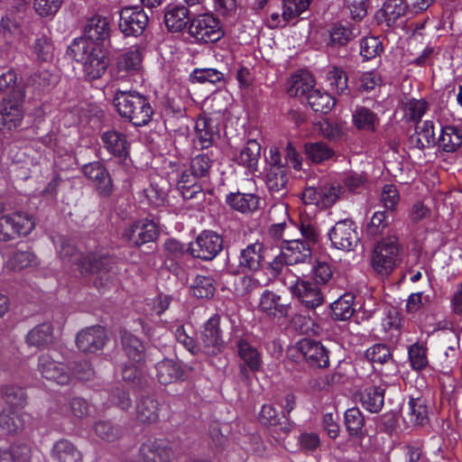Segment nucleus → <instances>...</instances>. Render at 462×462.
<instances>
[{"mask_svg":"<svg viewBox=\"0 0 462 462\" xmlns=\"http://www.w3.org/2000/svg\"><path fill=\"white\" fill-rule=\"evenodd\" d=\"M16 74L7 70L0 75V131H11L23 119V93L15 86Z\"/></svg>","mask_w":462,"mask_h":462,"instance_id":"nucleus-1","label":"nucleus"},{"mask_svg":"<svg viewBox=\"0 0 462 462\" xmlns=\"http://www.w3.org/2000/svg\"><path fill=\"white\" fill-rule=\"evenodd\" d=\"M68 54L82 64L86 77L91 80L100 78L108 66L105 50L89 40L75 39L68 48Z\"/></svg>","mask_w":462,"mask_h":462,"instance_id":"nucleus-2","label":"nucleus"},{"mask_svg":"<svg viewBox=\"0 0 462 462\" xmlns=\"http://www.w3.org/2000/svg\"><path fill=\"white\" fill-rule=\"evenodd\" d=\"M113 103L118 114L135 126L146 125L154 114L148 98L135 90H116Z\"/></svg>","mask_w":462,"mask_h":462,"instance_id":"nucleus-3","label":"nucleus"},{"mask_svg":"<svg viewBox=\"0 0 462 462\" xmlns=\"http://www.w3.org/2000/svg\"><path fill=\"white\" fill-rule=\"evenodd\" d=\"M3 395L10 406L0 411V429L7 434H14L24 427L28 415L18 408L23 400V391L16 386H8L3 390Z\"/></svg>","mask_w":462,"mask_h":462,"instance_id":"nucleus-4","label":"nucleus"},{"mask_svg":"<svg viewBox=\"0 0 462 462\" xmlns=\"http://www.w3.org/2000/svg\"><path fill=\"white\" fill-rule=\"evenodd\" d=\"M56 249L61 259L69 263H76L78 269L82 274L106 272V265L110 259L101 257L97 254H90L82 257L75 249L74 245L63 237H59L54 241Z\"/></svg>","mask_w":462,"mask_h":462,"instance_id":"nucleus-5","label":"nucleus"},{"mask_svg":"<svg viewBox=\"0 0 462 462\" xmlns=\"http://www.w3.org/2000/svg\"><path fill=\"white\" fill-rule=\"evenodd\" d=\"M400 245L395 237H388L379 242L373 250L372 267L381 276L389 275L397 266Z\"/></svg>","mask_w":462,"mask_h":462,"instance_id":"nucleus-6","label":"nucleus"},{"mask_svg":"<svg viewBox=\"0 0 462 462\" xmlns=\"http://www.w3.org/2000/svg\"><path fill=\"white\" fill-rule=\"evenodd\" d=\"M35 226L32 216L24 212H14L0 217V240L9 241L19 236L29 235Z\"/></svg>","mask_w":462,"mask_h":462,"instance_id":"nucleus-7","label":"nucleus"},{"mask_svg":"<svg viewBox=\"0 0 462 462\" xmlns=\"http://www.w3.org/2000/svg\"><path fill=\"white\" fill-rule=\"evenodd\" d=\"M328 237L334 248L345 252L354 251L360 241L356 225L348 218L337 221L329 229Z\"/></svg>","mask_w":462,"mask_h":462,"instance_id":"nucleus-8","label":"nucleus"},{"mask_svg":"<svg viewBox=\"0 0 462 462\" xmlns=\"http://www.w3.org/2000/svg\"><path fill=\"white\" fill-rule=\"evenodd\" d=\"M285 275V284L305 307L315 309L322 304L323 295L315 283L300 280L292 273H286Z\"/></svg>","mask_w":462,"mask_h":462,"instance_id":"nucleus-9","label":"nucleus"},{"mask_svg":"<svg viewBox=\"0 0 462 462\" xmlns=\"http://www.w3.org/2000/svg\"><path fill=\"white\" fill-rule=\"evenodd\" d=\"M198 345L199 351L207 355H217L221 352L224 340L218 314H214L204 323L199 332Z\"/></svg>","mask_w":462,"mask_h":462,"instance_id":"nucleus-10","label":"nucleus"},{"mask_svg":"<svg viewBox=\"0 0 462 462\" xmlns=\"http://www.w3.org/2000/svg\"><path fill=\"white\" fill-rule=\"evenodd\" d=\"M339 184L324 182L319 187H307L301 194L302 202L306 205H313L319 208L332 206L341 195Z\"/></svg>","mask_w":462,"mask_h":462,"instance_id":"nucleus-11","label":"nucleus"},{"mask_svg":"<svg viewBox=\"0 0 462 462\" xmlns=\"http://www.w3.org/2000/svg\"><path fill=\"white\" fill-rule=\"evenodd\" d=\"M144 51L141 45H132L122 51L116 60L115 78L124 79L141 72Z\"/></svg>","mask_w":462,"mask_h":462,"instance_id":"nucleus-12","label":"nucleus"},{"mask_svg":"<svg viewBox=\"0 0 462 462\" xmlns=\"http://www.w3.org/2000/svg\"><path fill=\"white\" fill-rule=\"evenodd\" d=\"M189 32L197 41L204 42H216L223 35L219 21L209 14H199L193 18Z\"/></svg>","mask_w":462,"mask_h":462,"instance_id":"nucleus-13","label":"nucleus"},{"mask_svg":"<svg viewBox=\"0 0 462 462\" xmlns=\"http://www.w3.org/2000/svg\"><path fill=\"white\" fill-rule=\"evenodd\" d=\"M223 247V240L220 236L213 231H203L196 241L189 244V250L194 257L203 260H212Z\"/></svg>","mask_w":462,"mask_h":462,"instance_id":"nucleus-14","label":"nucleus"},{"mask_svg":"<svg viewBox=\"0 0 462 462\" xmlns=\"http://www.w3.org/2000/svg\"><path fill=\"white\" fill-rule=\"evenodd\" d=\"M147 23V14L138 6L124 7L120 12L119 28L126 36L142 34Z\"/></svg>","mask_w":462,"mask_h":462,"instance_id":"nucleus-15","label":"nucleus"},{"mask_svg":"<svg viewBox=\"0 0 462 462\" xmlns=\"http://www.w3.org/2000/svg\"><path fill=\"white\" fill-rule=\"evenodd\" d=\"M38 370L47 380L58 384H67L72 378L71 373L60 362L55 361L50 354H42L39 357Z\"/></svg>","mask_w":462,"mask_h":462,"instance_id":"nucleus-16","label":"nucleus"},{"mask_svg":"<svg viewBox=\"0 0 462 462\" xmlns=\"http://www.w3.org/2000/svg\"><path fill=\"white\" fill-rule=\"evenodd\" d=\"M298 349L310 366L317 368L328 366V351L321 343L303 338L298 342Z\"/></svg>","mask_w":462,"mask_h":462,"instance_id":"nucleus-17","label":"nucleus"},{"mask_svg":"<svg viewBox=\"0 0 462 462\" xmlns=\"http://www.w3.org/2000/svg\"><path fill=\"white\" fill-rule=\"evenodd\" d=\"M258 309L266 316L273 319L285 318L290 310V303L273 291L265 290L261 294Z\"/></svg>","mask_w":462,"mask_h":462,"instance_id":"nucleus-18","label":"nucleus"},{"mask_svg":"<svg viewBox=\"0 0 462 462\" xmlns=\"http://www.w3.org/2000/svg\"><path fill=\"white\" fill-rule=\"evenodd\" d=\"M123 236L135 245H141L154 240L157 236V226L150 219H143L125 228Z\"/></svg>","mask_w":462,"mask_h":462,"instance_id":"nucleus-19","label":"nucleus"},{"mask_svg":"<svg viewBox=\"0 0 462 462\" xmlns=\"http://www.w3.org/2000/svg\"><path fill=\"white\" fill-rule=\"evenodd\" d=\"M106 338V330L101 326H94L80 331L77 336V346L86 353L101 350Z\"/></svg>","mask_w":462,"mask_h":462,"instance_id":"nucleus-20","label":"nucleus"},{"mask_svg":"<svg viewBox=\"0 0 462 462\" xmlns=\"http://www.w3.org/2000/svg\"><path fill=\"white\" fill-rule=\"evenodd\" d=\"M140 455L144 462H170L173 453L165 440H149L140 448Z\"/></svg>","mask_w":462,"mask_h":462,"instance_id":"nucleus-21","label":"nucleus"},{"mask_svg":"<svg viewBox=\"0 0 462 462\" xmlns=\"http://www.w3.org/2000/svg\"><path fill=\"white\" fill-rule=\"evenodd\" d=\"M101 140L106 150L115 157L125 159L129 153V143L126 135L116 130L103 133Z\"/></svg>","mask_w":462,"mask_h":462,"instance_id":"nucleus-22","label":"nucleus"},{"mask_svg":"<svg viewBox=\"0 0 462 462\" xmlns=\"http://www.w3.org/2000/svg\"><path fill=\"white\" fill-rule=\"evenodd\" d=\"M282 251L287 265L305 263L311 257L310 244L300 239L287 241Z\"/></svg>","mask_w":462,"mask_h":462,"instance_id":"nucleus-23","label":"nucleus"},{"mask_svg":"<svg viewBox=\"0 0 462 462\" xmlns=\"http://www.w3.org/2000/svg\"><path fill=\"white\" fill-rule=\"evenodd\" d=\"M263 260V245L261 243H253L243 249L239 255L238 267L242 273L257 271Z\"/></svg>","mask_w":462,"mask_h":462,"instance_id":"nucleus-24","label":"nucleus"},{"mask_svg":"<svg viewBox=\"0 0 462 462\" xmlns=\"http://www.w3.org/2000/svg\"><path fill=\"white\" fill-rule=\"evenodd\" d=\"M83 173L92 180L101 194L108 195L111 191V180L106 170L99 162L84 165Z\"/></svg>","mask_w":462,"mask_h":462,"instance_id":"nucleus-25","label":"nucleus"},{"mask_svg":"<svg viewBox=\"0 0 462 462\" xmlns=\"http://www.w3.org/2000/svg\"><path fill=\"white\" fill-rule=\"evenodd\" d=\"M195 130L197 137L203 148L209 147L218 136L217 121L206 116L198 118Z\"/></svg>","mask_w":462,"mask_h":462,"instance_id":"nucleus-26","label":"nucleus"},{"mask_svg":"<svg viewBox=\"0 0 462 462\" xmlns=\"http://www.w3.org/2000/svg\"><path fill=\"white\" fill-rule=\"evenodd\" d=\"M226 204L234 210L250 213L259 207V198L252 193L231 192L226 195Z\"/></svg>","mask_w":462,"mask_h":462,"instance_id":"nucleus-27","label":"nucleus"},{"mask_svg":"<svg viewBox=\"0 0 462 462\" xmlns=\"http://www.w3.org/2000/svg\"><path fill=\"white\" fill-rule=\"evenodd\" d=\"M437 142L435 137L434 125L432 121L426 120L422 124L418 125L415 133L411 136V144L422 150L434 145Z\"/></svg>","mask_w":462,"mask_h":462,"instance_id":"nucleus-28","label":"nucleus"},{"mask_svg":"<svg viewBox=\"0 0 462 462\" xmlns=\"http://www.w3.org/2000/svg\"><path fill=\"white\" fill-rule=\"evenodd\" d=\"M360 402L362 406L370 412L376 413L380 411L384 402V388L382 386L366 387L360 393Z\"/></svg>","mask_w":462,"mask_h":462,"instance_id":"nucleus-29","label":"nucleus"},{"mask_svg":"<svg viewBox=\"0 0 462 462\" xmlns=\"http://www.w3.org/2000/svg\"><path fill=\"white\" fill-rule=\"evenodd\" d=\"M85 40L98 43L104 42L109 35V23L106 18L95 15L91 17L85 28Z\"/></svg>","mask_w":462,"mask_h":462,"instance_id":"nucleus-30","label":"nucleus"},{"mask_svg":"<svg viewBox=\"0 0 462 462\" xmlns=\"http://www.w3.org/2000/svg\"><path fill=\"white\" fill-rule=\"evenodd\" d=\"M157 378L162 384H169L183 377L180 365L171 359H164L156 365Z\"/></svg>","mask_w":462,"mask_h":462,"instance_id":"nucleus-31","label":"nucleus"},{"mask_svg":"<svg viewBox=\"0 0 462 462\" xmlns=\"http://www.w3.org/2000/svg\"><path fill=\"white\" fill-rule=\"evenodd\" d=\"M315 80L308 71L294 74L290 81L288 93L292 97L309 95L314 88Z\"/></svg>","mask_w":462,"mask_h":462,"instance_id":"nucleus-32","label":"nucleus"},{"mask_svg":"<svg viewBox=\"0 0 462 462\" xmlns=\"http://www.w3.org/2000/svg\"><path fill=\"white\" fill-rule=\"evenodd\" d=\"M288 182L287 169L282 163L270 164L265 172V183L272 192H278Z\"/></svg>","mask_w":462,"mask_h":462,"instance_id":"nucleus-33","label":"nucleus"},{"mask_svg":"<svg viewBox=\"0 0 462 462\" xmlns=\"http://www.w3.org/2000/svg\"><path fill=\"white\" fill-rule=\"evenodd\" d=\"M52 325L49 322L42 323L28 332L26 342L30 346L44 347L53 343Z\"/></svg>","mask_w":462,"mask_h":462,"instance_id":"nucleus-34","label":"nucleus"},{"mask_svg":"<svg viewBox=\"0 0 462 462\" xmlns=\"http://www.w3.org/2000/svg\"><path fill=\"white\" fill-rule=\"evenodd\" d=\"M121 338L128 359L135 363L144 362V346L139 338L128 331H124Z\"/></svg>","mask_w":462,"mask_h":462,"instance_id":"nucleus-35","label":"nucleus"},{"mask_svg":"<svg viewBox=\"0 0 462 462\" xmlns=\"http://www.w3.org/2000/svg\"><path fill=\"white\" fill-rule=\"evenodd\" d=\"M52 457L58 462H80L81 454L77 448L67 439H60L51 449Z\"/></svg>","mask_w":462,"mask_h":462,"instance_id":"nucleus-36","label":"nucleus"},{"mask_svg":"<svg viewBox=\"0 0 462 462\" xmlns=\"http://www.w3.org/2000/svg\"><path fill=\"white\" fill-rule=\"evenodd\" d=\"M358 34L355 28L341 23H334L328 31L327 44L330 46L346 45Z\"/></svg>","mask_w":462,"mask_h":462,"instance_id":"nucleus-37","label":"nucleus"},{"mask_svg":"<svg viewBox=\"0 0 462 462\" xmlns=\"http://www.w3.org/2000/svg\"><path fill=\"white\" fill-rule=\"evenodd\" d=\"M189 11L184 6L169 8L164 14V23L171 32H180L188 24Z\"/></svg>","mask_w":462,"mask_h":462,"instance_id":"nucleus-38","label":"nucleus"},{"mask_svg":"<svg viewBox=\"0 0 462 462\" xmlns=\"http://www.w3.org/2000/svg\"><path fill=\"white\" fill-rule=\"evenodd\" d=\"M238 356L252 372L258 371L262 366V357L258 350L246 340L240 339L237 343Z\"/></svg>","mask_w":462,"mask_h":462,"instance_id":"nucleus-39","label":"nucleus"},{"mask_svg":"<svg viewBox=\"0 0 462 462\" xmlns=\"http://www.w3.org/2000/svg\"><path fill=\"white\" fill-rule=\"evenodd\" d=\"M198 179L199 177L189 167L180 172L177 185L185 199H192L196 193L201 191V186L198 184Z\"/></svg>","mask_w":462,"mask_h":462,"instance_id":"nucleus-40","label":"nucleus"},{"mask_svg":"<svg viewBox=\"0 0 462 462\" xmlns=\"http://www.w3.org/2000/svg\"><path fill=\"white\" fill-rule=\"evenodd\" d=\"M260 152L261 146L259 143L255 140H250L242 148L236 160L239 164L251 171H254L260 158Z\"/></svg>","mask_w":462,"mask_h":462,"instance_id":"nucleus-41","label":"nucleus"},{"mask_svg":"<svg viewBox=\"0 0 462 462\" xmlns=\"http://www.w3.org/2000/svg\"><path fill=\"white\" fill-rule=\"evenodd\" d=\"M439 148L451 152L456 151L462 143V135L454 126L446 125L441 127V133L437 140Z\"/></svg>","mask_w":462,"mask_h":462,"instance_id":"nucleus-42","label":"nucleus"},{"mask_svg":"<svg viewBox=\"0 0 462 462\" xmlns=\"http://www.w3.org/2000/svg\"><path fill=\"white\" fill-rule=\"evenodd\" d=\"M355 297L351 293H345L330 305L332 315L339 320H346L350 319L354 312Z\"/></svg>","mask_w":462,"mask_h":462,"instance_id":"nucleus-43","label":"nucleus"},{"mask_svg":"<svg viewBox=\"0 0 462 462\" xmlns=\"http://www.w3.org/2000/svg\"><path fill=\"white\" fill-rule=\"evenodd\" d=\"M346 429L352 438H360L363 436V428L365 426V417L358 408H349L344 415Z\"/></svg>","mask_w":462,"mask_h":462,"instance_id":"nucleus-44","label":"nucleus"},{"mask_svg":"<svg viewBox=\"0 0 462 462\" xmlns=\"http://www.w3.org/2000/svg\"><path fill=\"white\" fill-rule=\"evenodd\" d=\"M407 9H409V6L403 0H386L381 14L386 24L392 26L405 14Z\"/></svg>","mask_w":462,"mask_h":462,"instance_id":"nucleus-45","label":"nucleus"},{"mask_svg":"<svg viewBox=\"0 0 462 462\" xmlns=\"http://www.w3.org/2000/svg\"><path fill=\"white\" fill-rule=\"evenodd\" d=\"M352 117L355 126L359 130L374 131L378 124L376 114L365 106H356Z\"/></svg>","mask_w":462,"mask_h":462,"instance_id":"nucleus-46","label":"nucleus"},{"mask_svg":"<svg viewBox=\"0 0 462 462\" xmlns=\"http://www.w3.org/2000/svg\"><path fill=\"white\" fill-rule=\"evenodd\" d=\"M307 100L315 112L323 114L329 112L335 106V99L328 92L319 89L312 90L307 96Z\"/></svg>","mask_w":462,"mask_h":462,"instance_id":"nucleus-47","label":"nucleus"},{"mask_svg":"<svg viewBox=\"0 0 462 462\" xmlns=\"http://www.w3.org/2000/svg\"><path fill=\"white\" fill-rule=\"evenodd\" d=\"M36 264L35 255L29 251L14 252L5 263V269L8 271H21Z\"/></svg>","mask_w":462,"mask_h":462,"instance_id":"nucleus-48","label":"nucleus"},{"mask_svg":"<svg viewBox=\"0 0 462 462\" xmlns=\"http://www.w3.org/2000/svg\"><path fill=\"white\" fill-rule=\"evenodd\" d=\"M136 414L142 422H155L159 418V404L151 398L142 399L137 404Z\"/></svg>","mask_w":462,"mask_h":462,"instance_id":"nucleus-49","label":"nucleus"},{"mask_svg":"<svg viewBox=\"0 0 462 462\" xmlns=\"http://www.w3.org/2000/svg\"><path fill=\"white\" fill-rule=\"evenodd\" d=\"M214 281L209 276L197 275L190 286V291L198 299H209L215 293Z\"/></svg>","mask_w":462,"mask_h":462,"instance_id":"nucleus-50","label":"nucleus"},{"mask_svg":"<svg viewBox=\"0 0 462 462\" xmlns=\"http://www.w3.org/2000/svg\"><path fill=\"white\" fill-rule=\"evenodd\" d=\"M410 420L414 425L423 426L428 423V407L421 398H411L409 401Z\"/></svg>","mask_w":462,"mask_h":462,"instance_id":"nucleus-51","label":"nucleus"},{"mask_svg":"<svg viewBox=\"0 0 462 462\" xmlns=\"http://www.w3.org/2000/svg\"><path fill=\"white\" fill-rule=\"evenodd\" d=\"M307 157L314 163H319L334 155L332 149L324 143H309L304 145Z\"/></svg>","mask_w":462,"mask_h":462,"instance_id":"nucleus-52","label":"nucleus"},{"mask_svg":"<svg viewBox=\"0 0 462 462\" xmlns=\"http://www.w3.org/2000/svg\"><path fill=\"white\" fill-rule=\"evenodd\" d=\"M326 80L332 90L343 94L347 90V77L346 72L337 67H328L326 71Z\"/></svg>","mask_w":462,"mask_h":462,"instance_id":"nucleus-53","label":"nucleus"},{"mask_svg":"<svg viewBox=\"0 0 462 462\" xmlns=\"http://www.w3.org/2000/svg\"><path fill=\"white\" fill-rule=\"evenodd\" d=\"M31 457V448L26 444L15 445L9 450L0 449V462H27Z\"/></svg>","mask_w":462,"mask_h":462,"instance_id":"nucleus-54","label":"nucleus"},{"mask_svg":"<svg viewBox=\"0 0 462 462\" xmlns=\"http://www.w3.org/2000/svg\"><path fill=\"white\" fill-rule=\"evenodd\" d=\"M409 360L414 370H421L428 365L427 348L421 342H416L408 349Z\"/></svg>","mask_w":462,"mask_h":462,"instance_id":"nucleus-55","label":"nucleus"},{"mask_svg":"<svg viewBox=\"0 0 462 462\" xmlns=\"http://www.w3.org/2000/svg\"><path fill=\"white\" fill-rule=\"evenodd\" d=\"M428 109V104L423 99H408L403 103L404 116L413 122H418Z\"/></svg>","mask_w":462,"mask_h":462,"instance_id":"nucleus-56","label":"nucleus"},{"mask_svg":"<svg viewBox=\"0 0 462 462\" xmlns=\"http://www.w3.org/2000/svg\"><path fill=\"white\" fill-rule=\"evenodd\" d=\"M310 3L311 0H283V18L289 21L296 19L309 8Z\"/></svg>","mask_w":462,"mask_h":462,"instance_id":"nucleus-57","label":"nucleus"},{"mask_svg":"<svg viewBox=\"0 0 462 462\" xmlns=\"http://www.w3.org/2000/svg\"><path fill=\"white\" fill-rule=\"evenodd\" d=\"M365 357L373 364H386L392 361L390 348L384 344H375L365 351Z\"/></svg>","mask_w":462,"mask_h":462,"instance_id":"nucleus-58","label":"nucleus"},{"mask_svg":"<svg viewBox=\"0 0 462 462\" xmlns=\"http://www.w3.org/2000/svg\"><path fill=\"white\" fill-rule=\"evenodd\" d=\"M357 87L362 91H371L382 82V77L377 70H368L358 73L356 77Z\"/></svg>","mask_w":462,"mask_h":462,"instance_id":"nucleus-59","label":"nucleus"},{"mask_svg":"<svg viewBox=\"0 0 462 462\" xmlns=\"http://www.w3.org/2000/svg\"><path fill=\"white\" fill-rule=\"evenodd\" d=\"M333 183L340 185L342 195L346 190L354 192L363 188L365 183V178L362 174L350 172L342 176L339 181H335Z\"/></svg>","mask_w":462,"mask_h":462,"instance_id":"nucleus-60","label":"nucleus"},{"mask_svg":"<svg viewBox=\"0 0 462 462\" xmlns=\"http://www.w3.org/2000/svg\"><path fill=\"white\" fill-rule=\"evenodd\" d=\"M63 0H33V10L41 17H52L60 10Z\"/></svg>","mask_w":462,"mask_h":462,"instance_id":"nucleus-61","label":"nucleus"},{"mask_svg":"<svg viewBox=\"0 0 462 462\" xmlns=\"http://www.w3.org/2000/svg\"><path fill=\"white\" fill-rule=\"evenodd\" d=\"M382 51V42L376 37H365L360 42V53L365 60L373 59Z\"/></svg>","mask_w":462,"mask_h":462,"instance_id":"nucleus-62","label":"nucleus"},{"mask_svg":"<svg viewBox=\"0 0 462 462\" xmlns=\"http://www.w3.org/2000/svg\"><path fill=\"white\" fill-rule=\"evenodd\" d=\"M387 225V213L385 211H376L366 226V232L371 236H377L383 232Z\"/></svg>","mask_w":462,"mask_h":462,"instance_id":"nucleus-63","label":"nucleus"},{"mask_svg":"<svg viewBox=\"0 0 462 462\" xmlns=\"http://www.w3.org/2000/svg\"><path fill=\"white\" fill-rule=\"evenodd\" d=\"M191 79L199 83L216 84L223 79V74L216 69H197L192 72Z\"/></svg>","mask_w":462,"mask_h":462,"instance_id":"nucleus-64","label":"nucleus"}]
</instances>
